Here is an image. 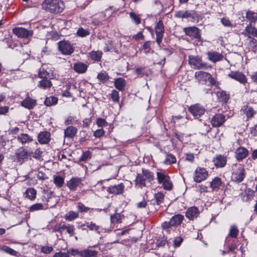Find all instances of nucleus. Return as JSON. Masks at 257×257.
I'll use <instances>...</instances> for the list:
<instances>
[{"label": "nucleus", "mask_w": 257, "mask_h": 257, "mask_svg": "<svg viewBox=\"0 0 257 257\" xmlns=\"http://www.w3.org/2000/svg\"><path fill=\"white\" fill-rule=\"evenodd\" d=\"M190 14L191 15L190 18H192L194 20L198 21L199 20L202 19V16L195 11H191Z\"/></svg>", "instance_id": "obj_59"}, {"label": "nucleus", "mask_w": 257, "mask_h": 257, "mask_svg": "<svg viewBox=\"0 0 257 257\" xmlns=\"http://www.w3.org/2000/svg\"><path fill=\"white\" fill-rule=\"evenodd\" d=\"M248 45L250 47L251 51L254 53L257 52V40L253 37H248L247 39Z\"/></svg>", "instance_id": "obj_39"}, {"label": "nucleus", "mask_w": 257, "mask_h": 257, "mask_svg": "<svg viewBox=\"0 0 257 257\" xmlns=\"http://www.w3.org/2000/svg\"><path fill=\"white\" fill-rule=\"evenodd\" d=\"M176 162V158L171 154H167L166 159L164 161V164L166 165H171L175 164Z\"/></svg>", "instance_id": "obj_44"}, {"label": "nucleus", "mask_w": 257, "mask_h": 257, "mask_svg": "<svg viewBox=\"0 0 257 257\" xmlns=\"http://www.w3.org/2000/svg\"><path fill=\"white\" fill-rule=\"evenodd\" d=\"M88 68V66L81 62H77L74 64L73 69L78 73H85Z\"/></svg>", "instance_id": "obj_28"}, {"label": "nucleus", "mask_w": 257, "mask_h": 257, "mask_svg": "<svg viewBox=\"0 0 257 257\" xmlns=\"http://www.w3.org/2000/svg\"><path fill=\"white\" fill-rule=\"evenodd\" d=\"M189 110L191 113L194 116H200L205 112V109L200 104H196L191 106L189 108Z\"/></svg>", "instance_id": "obj_20"}, {"label": "nucleus", "mask_w": 257, "mask_h": 257, "mask_svg": "<svg viewBox=\"0 0 257 257\" xmlns=\"http://www.w3.org/2000/svg\"><path fill=\"white\" fill-rule=\"evenodd\" d=\"M245 18L249 22V24L255 23L257 21V13L247 10L246 12Z\"/></svg>", "instance_id": "obj_31"}, {"label": "nucleus", "mask_w": 257, "mask_h": 257, "mask_svg": "<svg viewBox=\"0 0 257 257\" xmlns=\"http://www.w3.org/2000/svg\"><path fill=\"white\" fill-rule=\"evenodd\" d=\"M239 231L236 225H231L229 231L228 236L232 238H236L238 234Z\"/></svg>", "instance_id": "obj_48"}, {"label": "nucleus", "mask_w": 257, "mask_h": 257, "mask_svg": "<svg viewBox=\"0 0 257 257\" xmlns=\"http://www.w3.org/2000/svg\"><path fill=\"white\" fill-rule=\"evenodd\" d=\"M53 257H70L69 254H68V252H62V251H59L57 252H56L54 255Z\"/></svg>", "instance_id": "obj_62"}, {"label": "nucleus", "mask_w": 257, "mask_h": 257, "mask_svg": "<svg viewBox=\"0 0 257 257\" xmlns=\"http://www.w3.org/2000/svg\"><path fill=\"white\" fill-rule=\"evenodd\" d=\"M243 112L244 113L246 114L247 118L252 117L255 113V112L252 107L247 105L243 106Z\"/></svg>", "instance_id": "obj_46"}, {"label": "nucleus", "mask_w": 257, "mask_h": 257, "mask_svg": "<svg viewBox=\"0 0 257 257\" xmlns=\"http://www.w3.org/2000/svg\"><path fill=\"white\" fill-rule=\"evenodd\" d=\"M114 84L117 89L119 91H123L125 86V81L122 78H118L115 79Z\"/></svg>", "instance_id": "obj_35"}, {"label": "nucleus", "mask_w": 257, "mask_h": 257, "mask_svg": "<svg viewBox=\"0 0 257 257\" xmlns=\"http://www.w3.org/2000/svg\"><path fill=\"white\" fill-rule=\"evenodd\" d=\"M225 120V115L221 113H217L213 116L211 123L213 127H217L222 125Z\"/></svg>", "instance_id": "obj_15"}, {"label": "nucleus", "mask_w": 257, "mask_h": 257, "mask_svg": "<svg viewBox=\"0 0 257 257\" xmlns=\"http://www.w3.org/2000/svg\"><path fill=\"white\" fill-rule=\"evenodd\" d=\"M208 59L210 61L216 63L222 60L223 55L216 51H210L207 53Z\"/></svg>", "instance_id": "obj_22"}, {"label": "nucleus", "mask_w": 257, "mask_h": 257, "mask_svg": "<svg viewBox=\"0 0 257 257\" xmlns=\"http://www.w3.org/2000/svg\"><path fill=\"white\" fill-rule=\"evenodd\" d=\"M142 175L145 177V179L148 180L149 182H151L154 179L153 173L149 170L143 169Z\"/></svg>", "instance_id": "obj_45"}, {"label": "nucleus", "mask_w": 257, "mask_h": 257, "mask_svg": "<svg viewBox=\"0 0 257 257\" xmlns=\"http://www.w3.org/2000/svg\"><path fill=\"white\" fill-rule=\"evenodd\" d=\"M37 177L39 180H45L48 179L47 175L42 171H39Z\"/></svg>", "instance_id": "obj_63"}, {"label": "nucleus", "mask_w": 257, "mask_h": 257, "mask_svg": "<svg viewBox=\"0 0 257 257\" xmlns=\"http://www.w3.org/2000/svg\"><path fill=\"white\" fill-rule=\"evenodd\" d=\"M228 77L233 79L240 83L244 84L247 82V78L244 74L238 71H230L228 74Z\"/></svg>", "instance_id": "obj_16"}, {"label": "nucleus", "mask_w": 257, "mask_h": 257, "mask_svg": "<svg viewBox=\"0 0 257 257\" xmlns=\"http://www.w3.org/2000/svg\"><path fill=\"white\" fill-rule=\"evenodd\" d=\"M124 187L123 184L120 183L118 185L110 186L108 187L107 191L110 193L118 194L122 192Z\"/></svg>", "instance_id": "obj_27"}, {"label": "nucleus", "mask_w": 257, "mask_h": 257, "mask_svg": "<svg viewBox=\"0 0 257 257\" xmlns=\"http://www.w3.org/2000/svg\"><path fill=\"white\" fill-rule=\"evenodd\" d=\"M219 90L215 93L217 97V99L219 102L226 103L227 102L230 97L229 93L225 91L221 90L220 87L217 88Z\"/></svg>", "instance_id": "obj_23"}, {"label": "nucleus", "mask_w": 257, "mask_h": 257, "mask_svg": "<svg viewBox=\"0 0 257 257\" xmlns=\"http://www.w3.org/2000/svg\"><path fill=\"white\" fill-rule=\"evenodd\" d=\"M157 177L158 183L162 185L163 188L168 191L173 189V184L170 180V177L163 173L157 172Z\"/></svg>", "instance_id": "obj_5"}, {"label": "nucleus", "mask_w": 257, "mask_h": 257, "mask_svg": "<svg viewBox=\"0 0 257 257\" xmlns=\"http://www.w3.org/2000/svg\"><path fill=\"white\" fill-rule=\"evenodd\" d=\"M17 159L19 162H22L27 159L28 157L31 156V153L28 152L27 150L24 147H20L17 150L15 153Z\"/></svg>", "instance_id": "obj_14"}, {"label": "nucleus", "mask_w": 257, "mask_h": 257, "mask_svg": "<svg viewBox=\"0 0 257 257\" xmlns=\"http://www.w3.org/2000/svg\"><path fill=\"white\" fill-rule=\"evenodd\" d=\"M0 249L12 255L16 256L18 253L16 250L6 245L2 246Z\"/></svg>", "instance_id": "obj_49"}, {"label": "nucleus", "mask_w": 257, "mask_h": 257, "mask_svg": "<svg viewBox=\"0 0 257 257\" xmlns=\"http://www.w3.org/2000/svg\"><path fill=\"white\" fill-rule=\"evenodd\" d=\"M21 105L26 108L31 109L36 105V101L32 98L28 97L21 102Z\"/></svg>", "instance_id": "obj_26"}, {"label": "nucleus", "mask_w": 257, "mask_h": 257, "mask_svg": "<svg viewBox=\"0 0 257 257\" xmlns=\"http://www.w3.org/2000/svg\"><path fill=\"white\" fill-rule=\"evenodd\" d=\"M53 72L49 70L48 71L42 66L39 70L38 77L41 80L38 82L37 86L41 89L46 90L50 88L52 86L51 79L54 78Z\"/></svg>", "instance_id": "obj_1"}, {"label": "nucleus", "mask_w": 257, "mask_h": 257, "mask_svg": "<svg viewBox=\"0 0 257 257\" xmlns=\"http://www.w3.org/2000/svg\"><path fill=\"white\" fill-rule=\"evenodd\" d=\"M89 230L92 231H96L97 232H99V230L100 229V226L97 225L95 223L91 222H86L85 225Z\"/></svg>", "instance_id": "obj_50"}, {"label": "nucleus", "mask_w": 257, "mask_h": 257, "mask_svg": "<svg viewBox=\"0 0 257 257\" xmlns=\"http://www.w3.org/2000/svg\"><path fill=\"white\" fill-rule=\"evenodd\" d=\"M36 194L37 191L33 188H29L25 192L26 197L31 200H33L35 199Z\"/></svg>", "instance_id": "obj_38"}, {"label": "nucleus", "mask_w": 257, "mask_h": 257, "mask_svg": "<svg viewBox=\"0 0 257 257\" xmlns=\"http://www.w3.org/2000/svg\"><path fill=\"white\" fill-rule=\"evenodd\" d=\"M183 241V238L181 237H176L174 241V246L179 247Z\"/></svg>", "instance_id": "obj_64"}, {"label": "nucleus", "mask_w": 257, "mask_h": 257, "mask_svg": "<svg viewBox=\"0 0 257 257\" xmlns=\"http://www.w3.org/2000/svg\"><path fill=\"white\" fill-rule=\"evenodd\" d=\"M102 52L100 51H92L89 53V56L90 58L96 62H99L101 60L102 57Z\"/></svg>", "instance_id": "obj_36"}, {"label": "nucleus", "mask_w": 257, "mask_h": 257, "mask_svg": "<svg viewBox=\"0 0 257 257\" xmlns=\"http://www.w3.org/2000/svg\"><path fill=\"white\" fill-rule=\"evenodd\" d=\"M19 142L22 144H28L33 141L32 137L27 134L22 133L20 134L17 138Z\"/></svg>", "instance_id": "obj_29"}, {"label": "nucleus", "mask_w": 257, "mask_h": 257, "mask_svg": "<svg viewBox=\"0 0 257 257\" xmlns=\"http://www.w3.org/2000/svg\"><path fill=\"white\" fill-rule=\"evenodd\" d=\"M188 61L189 64L194 69H206L208 68L207 64L203 62L199 56H189Z\"/></svg>", "instance_id": "obj_7"}, {"label": "nucleus", "mask_w": 257, "mask_h": 257, "mask_svg": "<svg viewBox=\"0 0 257 257\" xmlns=\"http://www.w3.org/2000/svg\"><path fill=\"white\" fill-rule=\"evenodd\" d=\"M98 252L95 250L86 248L80 250V256L82 257H94L97 255Z\"/></svg>", "instance_id": "obj_33"}, {"label": "nucleus", "mask_w": 257, "mask_h": 257, "mask_svg": "<svg viewBox=\"0 0 257 257\" xmlns=\"http://www.w3.org/2000/svg\"><path fill=\"white\" fill-rule=\"evenodd\" d=\"M77 132L76 127L70 126L64 130V137L66 138H73Z\"/></svg>", "instance_id": "obj_32"}, {"label": "nucleus", "mask_w": 257, "mask_h": 257, "mask_svg": "<svg viewBox=\"0 0 257 257\" xmlns=\"http://www.w3.org/2000/svg\"><path fill=\"white\" fill-rule=\"evenodd\" d=\"M82 179L79 177H73L66 183V186L71 191H75L78 187H81Z\"/></svg>", "instance_id": "obj_13"}, {"label": "nucleus", "mask_w": 257, "mask_h": 257, "mask_svg": "<svg viewBox=\"0 0 257 257\" xmlns=\"http://www.w3.org/2000/svg\"><path fill=\"white\" fill-rule=\"evenodd\" d=\"M51 134L47 131L40 132L38 136V140L41 144H47L50 141Z\"/></svg>", "instance_id": "obj_24"}, {"label": "nucleus", "mask_w": 257, "mask_h": 257, "mask_svg": "<svg viewBox=\"0 0 257 257\" xmlns=\"http://www.w3.org/2000/svg\"><path fill=\"white\" fill-rule=\"evenodd\" d=\"M91 157V153L90 151H87L85 152H83L81 157L80 158V160L82 161H85L89 159H90Z\"/></svg>", "instance_id": "obj_57"}, {"label": "nucleus", "mask_w": 257, "mask_h": 257, "mask_svg": "<svg viewBox=\"0 0 257 257\" xmlns=\"http://www.w3.org/2000/svg\"><path fill=\"white\" fill-rule=\"evenodd\" d=\"M184 32L185 34L190 37H193L202 41L200 34V30L196 27H190L184 28Z\"/></svg>", "instance_id": "obj_11"}, {"label": "nucleus", "mask_w": 257, "mask_h": 257, "mask_svg": "<svg viewBox=\"0 0 257 257\" xmlns=\"http://www.w3.org/2000/svg\"><path fill=\"white\" fill-rule=\"evenodd\" d=\"M77 34L80 37H84L89 35L90 34V32L87 29L80 28L77 30Z\"/></svg>", "instance_id": "obj_52"}, {"label": "nucleus", "mask_w": 257, "mask_h": 257, "mask_svg": "<svg viewBox=\"0 0 257 257\" xmlns=\"http://www.w3.org/2000/svg\"><path fill=\"white\" fill-rule=\"evenodd\" d=\"M124 216L120 213H116L110 216V222L111 224L115 225L121 223Z\"/></svg>", "instance_id": "obj_30"}, {"label": "nucleus", "mask_w": 257, "mask_h": 257, "mask_svg": "<svg viewBox=\"0 0 257 257\" xmlns=\"http://www.w3.org/2000/svg\"><path fill=\"white\" fill-rule=\"evenodd\" d=\"M96 124L99 127H103L107 125L106 120L102 118H98L97 119Z\"/></svg>", "instance_id": "obj_60"}, {"label": "nucleus", "mask_w": 257, "mask_h": 257, "mask_svg": "<svg viewBox=\"0 0 257 257\" xmlns=\"http://www.w3.org/2000/svg\"><path fill=\"white\" fill-rule=\"evenodd\" d=\"M242 34L246 37L247 39H248V37H252L251 36L257 38V28L252 24H249L246 26L244 31L242 32Z\"/></svg>", "instance_id": "obj_18"}, {"label": "nucleus", "mask_w": 257, "mask_h": 257, "mask_svg": "<svg viewBox=\"0 0 257 257\" xmlns=\"http://www.w3.org/2000/svg\"><path fill=\"white\" fill-rule=\"evenodd\" d=\"M43 209V205L42 203H36L32 205L30 207V211H35L37 210H42Z\"/></svg>", "instance_id": "obj_55"}, {"label": "nucleus", "mask_w": 257, "mask_h": 257, "mask_svg": "<svg viewBox=\"0 0 257 257\" xmlns=\"http://www.w3.org/2000/svg\"><path fill=\"white\" fill-rule=\"evenodd\" d=\"M222 185V181L220 178L217 177L210 182V187L213 189H218Z\"/></svg>", "instance_id": "obj_37"}, {"label": "nucleus", "mask_w": 257, "mask_h": 257, "mask_svg": "<svg viewBox=\"0 0 257 257\" xmlns=\"http://www.w3.org/2000/svg\"><path fill=\"white\" fill-rule=\"evenodd\" d=\"M42 7L47 12L58 14L63 12L65 5L62 0H45Z\"/></svg>", "instance_id": "obj_2"}, {"label": "nucleus", "mask_w": 257, "mask_h": 257, "mask_svg": "<svg viewBox=\"0 0 257 257\" xmlns=\"http://www.w3.org/2000/svg\"><path fill=\"white\" fill-rule=\"evenodd\" d=\"M200 214L198 209L196 207H191L186 212V217L190 220H193L197 218Z\"/></svg>", "instance_id": "obj_25"}, {"label": "nucleus", "mask_w": 257, "mask_h": 257, "mask_svg": "<svg viewBox=\"0 0 257 257\" xmlns=\"http://www.w3.org/2000/svg\"><path fill=\"white\" fill-rule=\"evenodd\" d=\"M58 102V98L55 96H50L46 98L44 103L47 106L55 105Z\"/></svg>", "instance_id": "obj_43"}, {"label": "nucleus", "mask_w": 257, "mask_h": 257, "mask_svg": "<svg viewBox=\"0 0 257 257\" xmlns=\"http://www.w3.org/2000/svg\"><path fill=\"white\" fill-rule=\"evenodd\" d=\"M248 155V150L243 147H238L235 151V157L236 160L239 161L243 160Z\"/></svg>", "instance_id": "obj_19"}, {"label": "nucleus", "mask_w": 257, "mask_h": 257, "mask_svg": "<svg viewBox=\"0 0 257 257\" xmlns=\"http://www.w3.org/2000/svg\"><path fill=\"white\" fill-rule=\"evenodd\" d=\"M212 162L216 168H222L226 164L227 158L224 156L218 155L216 156Z\"/></svg>", "instance_id": "obj_21"}, {"label": "nucleus", "mask_w": 257, "mask_h": 257, "mask_svg": "<svg viewBox=\"0 0 257 257\" xmlns=\"http://www.w3.org/2000/svg\"><path fill=\"white\" fill-rule=\"evenodd\" d=\"M13 32L18 37L23 38H28L33 34L32 31L23 28H15L13 29Z\"/></svg>", "instance_id": "obj_17"}, {"label": "nucleus", "mask_w": 257, "mask_h": 257, "mask_svg": "<svg viewBox=\"0 0 257 257\" xmlns=\"http://www.w3.org/2000/svg\"><path fill=\"white\" fill-rule=\"evenodd\" d=\"M97 78L102 83H104L109 79L108 74L104 71L98 74Z\"/></svg>", "instance_id": "obj_47"}, {"label": "nucleus", "mask_w": 257, "mask_h": 257, "mask_svg": "<svg viewBox=\"0 0 257 257\" xmlns=\"http://www.w3.org/2000/svg\"><path fill=\"white\" fill-rule=\"evenodd\" d=\"M146 179L143 175L137 174L135 182L136 185L142 188L146 186Z\"/></svg>", "instance_id": "obj_34"}, {"label": "nucleus", "mask_w": 257, "mask_h": 257, "mask_svg": "<svg viewBox=\"0 0 257 257\" xmlns=\"http://www.w3.org/2000/svg\"><path fill=\"white\" fill-rule=\"evenodd\" d=\"M79 217V213L73 211H70L65 214L64 218L66 220L68 221H72Z\"/></svg>", "instance_id": "obj_40"}, {"label": "nucleus", "mask_w": 257, "mask_h": 257, "mask_svg": "<svg viewBox=\"0 0 257 257\" xmlns=\"http://www.w3.org/2000/svg\"><path fill=\"white\" fill-rule=\"evenodd\" d=\"M155 33L156 34V42L160 45L162 42L164 33V26L162 20H159L155 27Z\"/></svg>", "instance_id": "obj_12"}, {"label": "nucleus", "mask_w": 257, "mask_h": 257, "mask_svg": "<svg viewBox=\"0 0 257 257\" xmlns=\"http://www.w3.org/2000/svg\"><path fill=\"white\" fill-rule=\"evenodd\" d=\"M41 251L44 253L48 254L52 252L53 248L52 246H43L41 247Z\"/></svg>", "instance_id": "obj_61"}, {"label": "nucleus", "mask_w": 257, "mask_h": 257, "mask_svg": "<svg viewBox=\"0 0 257 257\" xmlns=\"http://www.w3.org/2000/svg\"><path fill=\"white\" fill-rule=\"evenodd\" d=\"M77 208L78 211L80 212H86L90 209V208L85 206L81 202L78 203L77 205Z\"/></svg>", "instance_id": "obj_54"}, {"label": "nucleus", "mask_w": 257, "mask_h": 257, "mask_svg": "<svg viewBox=\"0 0 257 257\" xmlns=\"http://www.w3.org/2000/svg\"><path fill=\"white\" fill-rule=\"evenodd\" d=\"M190 11H179L176 12L175 14V17L178 18H190L191 15Z\"/></svg>", "instance_id": "obj_42"}, {"label": "nucleus", "mask_w": 257, "mask_h": 257, "mask_svg": "<svg viewBox=\"0 0 257 257\" xmlns=\"http://www.w3.org/2000/svg\"><path fill=\"white\" fill-rule=\"evenodd\" d=\"M208 176V173L206 169L202 167H197L195 171L193 179L196 183L206 180Z\"/></svg>", "instance_id": "obj_9"}, {"label": "nucleus", "mask_w": 257, "mask_h": 257, "mask_svg": "<svg viewBox=\"0 0 257 257\" xmlns=\"http://www.w3.org/2000/svg\"><path fill=\"white\" fill-rule=\"evenodd\" d=\"M111 98L113 101L117 102L119 100V96L118 91L116 90H112L111 93Z\"/></svg>", "instance_id": "obj_56"}, {"label": "nucleus", "mask_w": 257, "mask_h": 257, "mask_svg": "<svg viewBox=\"0 0 257 257\" xmlns=\"http://www.w3.org/2000/svg\"><path fill=\"white\" fill-rule=\"evenodd\" d=\"M245 175V170L243 165L235 164L232 165L231 176L232 181L240 183L243 180Z\"/></svg>", "instance_id": "obj_4"}, {"label": "nucleus", "mask_w": 257, "mask_h": 257, "mask_svg": "<svg viewBox=\"0 0 257 257\" xmlns=\"http://www.w3.org/2000/svg\"><path fill=\"white\" fill-rule=\"evenodd\" d=\"M54 183L55 184L57 187L61 188L64 184V178L60 176L55 175L53 177Z\"/></svg>", "instance_id": "obj_41"}, {"label": "nucleus", "mask_w": 257, "mask_h": 257, "mask_svg": "<svg viewBox=\"0 0 257 257\" xmlns=\"http://www.w3.org/2000/svg\"><path fill=\"white\" fill-rule=\"evenodd\" d=\"M155 198L156 199V203L158 205L161 204L164 198V195L162 192H158L155 194Z\"/></svg>", "instance_id": "obj_51"}, {"label": "nucleus", "mask_w": 257, "mask_h": 257, "mask_svg": "<svg viewBox=\"0 0 257 257\" xmlns=\"http://www.w3.org/2000/svg\"><path fill=\"white\" fill-rule=\"evenodd\" d=\"M194 77L198 83L200 84H206L208 80L211 85L219 88V82L209 73L202 71H197L195 73Z\"/></svg>", "instance_id": "obj_3"}, {"label": "nucleus", "mask_w": 257, "mask_h": 257, "mask_svg": "<svg viewBox=\"0 0 257 257\" xmlns=\"http://www.w3.org/2000/svg\"><path fill=\"white\" fill-rule=\"evenodd\" d=\"M221 24L225 27H232V24L229 21V20L226 17L222 18L221 19Z\"/></svg>", "instance_id": "obj_58"}, {"label": "nucleus", "mask_w": 257, "mask_h": 257, "mask_svg": "<svg viewBox=\"0 0 257 257\" xmlns=\"http://www.w3.org/2000/svg\"><path fill=\"white\" fill-rule=\"evenodd\" d=\"M58 48L62 54L70 55L74 52L72 45L67 41H60L57 43Z\"/></svg>", "instance_id": "obj_8"}, {"label": "nucleus", "mask_w": 257, "mask_h": 257, "mask_svg": "<svg viewBox=\"0 0 257 257\" xmlns=\"http://www.w3.org/2000/svg\"><path fill=\"white\" fill-rule=\"evenodd\" d=\"M184 219V216L181 214L173 216L169 221L164 222L162 224L164 229L169 230L173 227H176L180 225Z\"/></svg>", "instance_id": "obj_6"}, {"label": "nucleus", "mask_w": 257, "mask_h": 257, "mask_svg": "<svg viewBox=\"0 0 257 257\" xmlns=\"http://www.w3.org/2000/svg\"><path fill=\"white\" fill-rule=\"evenodd\" d=\"M130 16L137 25H139L141 23V18H140L139 16L138 15L135 13H134V12L130 13Z\"/></svg>", "instance_id": "obj_53"}, {"label": "nucleus", "mask_w": 257, "mask_h": 257, "mask_svg": "<svg viewBox=\"0 0 257 257\" xmlns=\"http://www.w3.org/2000/svg\"><path fill=\"white\" fill-rule=\"evenodd\" d=\"M65 230L71 236H73L75 234V228L73 225L60 223L55 226V230L59 232L60 233H62Z\"/></svg>", "instance_id": "obj_10"}]
</instances>
